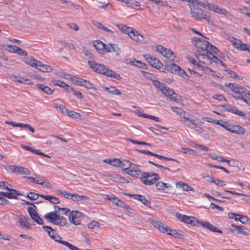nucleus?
<instances>
[{
	"instance_id": "obj_3",
	"label": "nucleus",
	"mask_w": 250,
	"mask_h": 250,
	"mask_svg": "<svg viewBox=\"0 0 250 250\" xmlns=\"http://www.w3.org/2000/svg\"><path fill=\"white\" fill-rule=\"evenodd\" d=\"M152 83L158 91H161L164 95L168 97L171 100L176 102H178L177 99V94L172 89L156 80H152Z\"/></svg>"
},
{
	"instance_id": "obj_34",
	"label": "nucleus",
	"mask_w": 250,
	"mask_h": 250,
	"mask_svg": "<svg viewBox=\"0 0 250 250\" xmlns=\"http://www.w3.org/2000/svg\"><path fill=\"white\" fill-rule=\"evenodd\" d=\"M231 226L235 228L238 233L242 234L244 235L248 236L249 235V233L245 231L244 229H245V227L243 226H238L234 224H231Z\"/></svg>"
},
{
	"instance_id": "obj_51",
	"label": "nucleus",
	"mask_w": 250,
	"mask_h": 250,
	"mask_svg": "<svg viewBox=\"0 0 250 250\" xmlns=\"http://www.w3.org/2000/svg\"><path fill=\"white\" fill-rule=\"evenodd\" d=\"M54 107L59 108L61 112L63 114H67L69 111L65 106L61 104H55Z\"/></svg>"
},
{
	"instance_id": "obj_29",
	"label": "nucleus",
	"mask_w": 250,
	"mask_h": 250,
	"mask_svg": "<svg viewBox=\"0 0 250 250\" xmlns=\"http://www.w3.org/2000/svg\"><path fill=\"white\" fill-rule=\"evenodd\" d=\"M73 201H88L89 198L86 196H79L76 194H73L71 197V199Z\"/></svg>"
},
{
	"instance_id": "obj_9",
	"label": "nucleus",
	"mask_w": 250,
	"mask_h": 250,
	"mask_svg": "<svg viewBox=\"0 0 250 250\" xmlns=\"http://www.w3.org/2000/svg\"><path fill=\"white\" fill-rule=\"evenodd\" d=\"M192 42L199 52L207 51L209 43L204 39L194 37L192 39Z\"/></svg>"
},
{
	"instance_id": "obj_33",
	"label": "nucleus",
	"mask_w": 250,
	"mask_h": 250,
	"mask_svg": "<svg viewBox=\"0 0 250 250\" xmlns=\"http://www.w3.org/2000/svg\"><path fill=\"white\" fill-rule=\"evenodd\" d=\"M37 87L47 94H52L54 91V90H52L49 87L43 84H37Z\"/></svg>"
},
{
	"instance_id": "obj_7",
	"label": "nucleus",
	"mask_w": 250,
	"mask_h": 250,
	"mask_svg": "<svg viewBox=\"0 0 250 250\" xmlns=\"http://www.w3.org/2000/svg\"><path fill=\"white\" fill-rule=\"evenodd\" d=\"M221 126L225 128L229 132L239 135H244L246 133V129L237 125H234L232 123L227 122V123H223V125H221Z\"/></svg>"
},
{
	"instance_id": "obj_5",
	"label": "nucleus",
	"mask_w": 250,
	"mask_h": 250,
	"mask_svg": "<svg viewBox=\"0 0 250 250\" xmlns=\"http://www.w3.org/2000/svg\"><path fill=\"white\" fill-rule=\"evenodd\" d=\"M44 217L50 222L57 225L64 226L67 223V220L65 217L53 212L47 213L44 215Z\"/></svg>"
},
{
	"instance_id": "obj_23",
	"label": "nucleus",
	"mask_w": 250,
	"mask_h": 250,
	"mask_svg": "<svg viewBox=\"0 0 250 250\" xmlns=\"http://www.w3.org/2000/svg\"><path fill=\"white\" fill-rule=\"evenodd\" d=\"M29 221L30 219L28 216H24L19 219V222L21 227L30 229L31 224Z\"/></svg>"
},
{
	"instance_id": "obj_20",
	"label": "nucleus",
	"mask_w": 250,
	"mask_h": 250,
	"mask_svg": "<svg viewBox=\"0 0 250 250\" xmlns=\"http://www.w3.org/2000/svg\"><path fill=\"white\" fill-rule=\"evenodd\" d=\"M39 185H41L44 187L51 188V184L46 181V179L44 177H42L38 175L35 179V182Z\"/></svg>"
},
{
	"instance_id": "obj_39",
	"label": "nucleus",
	"mask_w": 250,
	"mask_h": 250,
	"mask_svg": "<svg viewBox=\"0 0 250 250\" xmlns=\"http://www.w3.org/2000/svg\"><path fill=\"white\" fill-rule=\"evenodd\" d=\"M127 173L130 176L137 178L139 177L142 171L138 169H129Z\"/></svg>"
},
{
	"instance_id": "obj_61",
	"label": "nucleus",
	"mask_w": 250,
	"mask_h": 250,
	"mask_svg": "<svg viewBox=\"0 0 250 250\" xmlns=\"http://www.w3.org/2000/svg\"><path fill=\"white\" fill-rule=\"evenodd\" d=\"M10 186L9 183L7 182L1 181L0 182V188L2 189H5L6 190H8L10 189L9 188V186Z\"/></svg>"
},
{
	"instance_id": "obj_47",
	"label": "nucleus",
	"mask_w": 250,
	"mask_h": 250,
	"mask_svg": "<svg viewBox=\"0 0 250 250\" xmlns=\"http://www.w3.org/2000/svg\"><path fill=\"white\" fill-rule=\"evenodd\" d=\"M40 194L35 192H30L27 194V197L30 200L34 201L39 198Z\"/></svg>"
},
{
	"instance_id": "obj_64",
	"label": "nucleus",
	"mask_w": 250,
	"mask_h": 250,
	"mask_svg": "<svg viewBox=\"0 0 250 250\" xmlns=\"http://www.w3.org/2000/svg\"><path fill=\"white\" fill-rule=\"evenodd\" d=\"M171 108L174 112L176 113L179 115H182V113H183L184 110L179 107L172 106Z\"/></svg>"
},
{
	"instance_id": "obj_22",
	"label": "nucleus",
	"mask_w": 250,
	"mask_h": 250,
	"mask_svg": "<svg viewBox=\"0 0 250 250\" xmlns=\"http://www.w3.org/2000/svg\"><path fill=\"white\" fill-rule=\"evenodd\" d=\"M24 62L31 66L34 67L36 69L38 68V65L41 64V61H39L33 58H26L24 59Z\"/></svg>"
},
{
	"instance_id": "obj_50",
	"label": "nucleus",
	"mask_w": 250,
	"mask_h": 250,
	"mask_svg": "<svg viewBox=\"0 0 250 250\" xmlns=\"http://www.w3.org/2000/svg\"><path fill=\"white\" fill-rule=\"evenodd\" d=\"M104 199H107L112 202V203H118V202H121L117 197L114 196H109L108 195H105Z\"/></svg>"
},
{
	"instance_id": "obj_15",
	"label": "nucleus",
	"mask_w": 250,
	"mask_h": 250,
	"mask_svg": "<svg viewBox=\"0 0 250 250\" xmlns=\"http://www.w3.org/2000/svg\"><path fill=\"white\" fill-rule=\"evenodd\" d=\"M226 86L230 88L234 92L238 94V96L245 95L247 90L243 87H241L238 84L232 83H228L226 84Z\"/></svg>"
},
{
	"instance_id": "obj_42",
	"label": "nucleus",
	"mask_w": 250,
	"mask_h": 250,
	"mask_svg": "<svg viewBox=\"0 0 250 250\" xmlns=\"http://www.w3.org/2000/svg\"><path fill=\"white\" fill-rule=\"evenodd\" d=\"M109 45H110L112 52L115 53L116 55H119L120 54L121 49L117 44L109 43Z\"/></svg>"
},
{
	"instance_id": "obj_36",
	"label": "nucleus",
	"mask_w": 250,
	"mask_h": 250,
	"mask_svg": "<svg viewBox=\"0 0 250 250\" xmlns=\"http://www.w3.org/2000/svg\"><path fill=\"white\" fill-rule=\"evenodd\" d=\"M117 26L118 27L119 29H120L123 33L129 35V33L132 31V28L130 27H127L124 25H119L117 24Z\"/></svg>"
},
{
	"instance_id": "obj_8",
	"label": "nucleus",
	"mask_w": 250,
	"mask_h": 250,
	"mask_svg": "<svg viewBox=\"0 0 250 250\" xmlns=\"http://www.w3.org/2000/svg\"><path fill=\"white\" fill-rule=\"evenodd\" d=\"M176 218L181 222L187 224H190L192 226H199L200 221L195 217L184 215L181 213L176 214Z\"/></svg>"
},
{
	"instance_id": "obj_17",
	"label": "nucleus",
	"mask_w": 250,
	"mask_h": 250,
	"mask_svg": "<svg viewBox=\"0 0 250 250\" xmlns=\"http://www.w3.org/2000/svg\"><path fill=\"white\" fill-rule=\"evenodd\" d=\"M9 170L13 173H18L23 174H29L30 172L25 167L15 165H10L8 167Z\"/></svg>"
},
{
	"instance_id": "obj_62",
	"label": "nucleus",
	"mask_w": 250,
	"mask_h": 250,
	"mask_svg": "<svg viewBox=\"0 0 250 250\" xmlns=\"http://www.w3.org/2000/svg\"><path fill=\"white\" fill-rule=\"evenodd\" d=\"M225 71L227 72L232 78H233L234 79H239V76L237 75V74L234 71H231L229 69H225Z\"/></svg>"
},
{
	"instance_id": "obj_60",
	"label": "nucleus",
	"mask_w": 250,
	"mask_h": 250,
	"mask_svg": "<svg viewBox=\"0 0 250 250\" xmlns=\"http://www.w3.org/2000/svg\"><path fill=\"white\" fill-rule=\"evenodd\" d=\"M208 48L211 51H212L214 53H215L217 55H219V52H220V51L215 46H214L212 44H209V45H208Z\"/></svg>"
},
{
	"instance_id": "obj_38",
	"label": "nucleus",
	"mask_w": 250,
	"mask_h": 250,
	"mask_svg": "<svg viewBox=\"0 0 250 250\" xmlns=\"http://www.w3.org/2000/svg\"><path fill=\"white\" fill-rule=\"evenodd\" d=\"M21 147L25 150L30 151L37 154H42L41 153V151L40 150L32 148L29 146H27L24 145H21Z\"/></svg>"
},
{
	"instance_id": "obj_35",
	"label": "nucleus",
	"mask_w": 250,
	"mask_h": 250,
	"mask_svg": "<svg viewBox=\"0 0 250 250\" xmlns=\"http://www.w3.org/2000/svg\"><path fill=\"white\" fill-rule=\"evenodd\" d=\"M105 89L109 93H111V94H114L115 95L121 94V92H120V91L119 89H117L114 86H111L109 88L105 87Z\"/></svg>"
},
{
	"instance_id": "obj_41",
	"label": "nucleus",
	"mask_w": 250,
	"mask_h": 250,
	"mask_svg": "<svg viewBox=\"0 0 250 250\" xmlns=\"http://www.w3.org/2000/svg\"><path fill=\"white\" fill-rule=\"evenodd\" d=\"M156 187L158 190H164L166 188H168L170 186L169 184L165 183L163 182H159L156 185Z\"/></svg>"
},
{
	"instance_id": "obj_2",
	"label": "nucleus",
	"mask_w": 250,
	"mask_h": 250,
	"mask_svg": "<svg viewBox=\"0 0 250 250\" xmlns=\"http://www.w3.org/2000/svg\"><path fill=\"white\" fill-rule=\"evenodd\" d=\"M152 224L161 232L172 236L175 238L181 239L185 236V233L182 231L169 228L157 220H153Z\"/></svg>"
},
{
	"instance_id": "obj_52",
	"label": "nucleus",
	"mask_w": 250,
	"mask_h": 250,
	"mask_svg": "<svg viewBox=\"0 0 250 250\" xmlns=\"http://www.w3.org/2000/svg\"><path fill=\"white\" fill-rule=\"evenodd\" d=\"M139 116L143 117L146 118H149L152 120H153L154 121L159 122H160V119L158 117L150 115H147L146 114H139Z\"/></svg>"
},
{
	"instance_id": "obj_21",
	"label": "nucleus",
	"mask_w": 250,
	"mask_h": 250,
	"mask_svg": "<svg viewBox=\"0 0 250 250\" xmlns=\"http://www.w3.org/2000/svg\"><path fill=\"white\" fill-rule=\"evenodd\" d=\"M52 83L54 85L59 86L64 88V89L67 92H69L70 90H72V87L69 86L66 83L61 81L54 80L52 81Z\"/></svg>"
},
{
	"instance_id": "obj_63",
	"label": "nucleus",
	"mask_w": 250,
	"mask_h": 250,
	"mask_svg": "<svg viewBox=\"0 0 250 250\" xmlns=\"http://www.w3.org/2000/svg\"><path fill=\"white\" fill-rule=\"evenodd\" d=\"M59 193L62 195L64 197H65L67 199H71V197L73 194L69 193L66 191H61L59 190Z\"/></svg>"
},
{
	"instance_id": "obj_37",
	"label": "nucleus",
	"mask_w": 250,
	"mask_h": 250,
	"mask_svg": "<svg viewBox=\"0 0 250 250\" xmlns=\"http://www.w3.org/2000/svg\"><path fill=\"white\" fill-rule=\"evenodd\" d=\"M108 177L110 180L114 181L115 182H122L124 178L120 176L116 173H112L108 175Z\"/></svg>"
},
{
	"instance_id": "obj_10",
	"label": "nucleus",
	"mask_w": 250,
	"mask_h": 250,
	"mask_svg": "<svg viewBox=\"0 0 250 250\" xmlns=\"http://www.w3.org/2000/svg\"><path fill=\"white\" fill-rule=\"evenodd\" d=\"M196 57L198 59L203 60L208 59L210 61V62H214L217 64H220L222 66L226 67V64L220 60H219L216 56L214 55L210 51H207L206 54H199L196 55Z\"/></svg>"
},
{
	"instance_id": "obj_31",
	"label": "nucleus",
	"mask_w": 250,
	"mask_h": 250,
	"mask_svg": "<svg viewBox=\"0 0 250 250\" xmlns=\"http://www.w3.org/2000/svg\"><path fill=\"white\" fill-rule=\"evenodd\" d=\"M123 1L126 4V5L133 8L140 7V3L135 0H123Z\"/></svg>"
},
{
	"instance_id": "obj_57",
	"label": "nucleus",
	"mask_w": 250,
	"mask_h": 250,
	"mask_svg": "<svg viewBox=\"0 0 250 250\" xmlns=\"http://www.w3.org/2000/svg\"><path fill=\"white\" fill-rule=\"evenodd\" d=\"M210 183H214L216 185L220 187H223L226 185L225 182L223 181H221L218 179H211L210 181Z\"/></svg>"
},
{
	"instance_id": "obj_54",
	"label": "nucleus",
	"mask_w": 250,
	"mask_h": 250,
	"mask_svg": "<svg viewBox=\"0 0 250 250\" xmlns=\"http://www.w3.org/2000/svg\"><path fill=\"white\" fill-rule=\"evenodd\" d=\"M17 81L18 82L27 84H31L32 83L31 80L21 77H19L18 79H17Z\"/></svg>"
},
{
	"instance_id": "obj_56",
	"label": "nucleus",
	"mask_w": 250,
	"mask_h": 250,
	"mask_svg": "<svg viewBox=\"0 0 250 250\" xmlns=\"http://www.w3.org/2000/svg\"><path fill=\"white\" fill-rule=\"evenodd\" d=\"M238 221H239L242 224H246L249 221H250V219L247 216L239 214Z\"/></svg>"
},
{
	"instance_id": "obj_24",
	"label": "nucleus",
	"mask_w": 250,
	"mask_h": 250,
	"mask_svg": "<svg viewBox=\"0 0 250 250\" xmlns=\"http://www.w3.org/2000/svg\"><path fill=\"white\" fill-rule=\"evenodd\" d=\"M130 37L137 41V42H142L143 39V37L141 34H140L137 31L133 30L132 29V31L129 33V35H128Z\"/></svg>"
},
{
	"instance_id": "obj_53",
	"label": "nucleus",
	"mask_w": 250,
	"mask_h": 250,
	"mask_svg": "<svg viewBox=\"0 0 250 250\" xmlns=\"http://www.w3.org/2000/svg\"><path fill=\"white\" fill-rule=\"evenodd\" d=\"M181 116V119L182 122H185L190 120L189 116L190 114L186 111H183V113Z\"/></svg>"
},
{
	"instance_id": "obj_44",
	"label": "nucleus",
	"mask_w": 250,
	"mask_h": 250,
	"mask_svg": "<svg viewBox=\"0 0 250 250\" xmlns=\"http://www.w3.org/2000/svg\"><path fill=\"white\" fill-rule=\"evenodd\" d=\"M87 226L88 228L91 229H96L100 228V224L98 222L96 221H92L88 224Z\"/></svg>"
},
{
	"instance_id": "obj_11",
	"label": "nucleus",
	"mask_w": 250,
	"mask_h": 250,
	"mask_svg": "<svg viewBox=\"0 0 250 250\" xmlns=\"http://www.w3.org/2000/svg\"><path fill=\"white\" fill-rule=\"evenodd\" d=\"M7 190L8 191L5 192L1 191L0 195H2L3 198L7 197L8 199H20L24 202V203H31L29 201H26L24 199L19 198V197L17 196L18 195H22V193L20 191L12 188H10Z\"/></svg>"
},
{
	"instance_id": "obj_32",
	"label": "nucleus",
	"mask_w": 250,
	"mask_h": 250,
	"mask_svg": "<svg viewBox=\"0 0 250 250\" xmlns=\"http://www.w3.org/2000/svg\"><path fill=\"white\" fill-rule=\"evenodd\" d=\"M176 186H179L180 188H182L184 191H194V189L191 187L188 186L187 184L183 182H179L176 183Z\"/></svg>"
},
{
	"instance_id": "obj_46",
	"label": "nucleus",
	"mask_w": 250,
	"mask_h": 250,
	"mask_svg": "<svg viewBox=\"0 0 250 250\" xmlns=\"http://www.w3.org/2000/svg\"><path fill=\"white\" fill-rule=\"evenodd\" d=\"M153 156L156 157V158L161 159V160H167V161H174L176 162L177 163H178V161L174 159L165 157V156H162L161 155H159V154H158L156 153H154V154H153Z\"/></svg>"
},
{
	"instance_id": "obj_43",
	"label": "nucleus",
	"mask_w": 250,
	"mask_h": 250,
	"mask_svg": "<svg viewBox=\"0 0 250 250\" xmlns=\"http://www.w3.org/2000/svg\"><path fill=\"white\" fill-rule=\"evenodd\" d=\"M150 1L155 3L157 4H160L162 7H167L168 6L169 8H171V6L168 5L167 2L166 1H164L162 0H148Z\"/></svg>"
},
{
	"instance_id": "obj_27",
	"label": "nucleus",
	"mask_w": 250,
	"mask_h": 250,
	"mask_svg": "<svg viewBox=\"0 0 250 250\" xmlns=\"http://www.w3.org/2000/svg\"><path fill=\"white\" fill-rule=\"evenodd\" d=\"M40 197L49 201L51 203H60L58 198L51 195L40 194Z\"/></svg>"
},
{
	"instance_id": "obj_58",
	"label": "nucleus",
	"mask_w": 250,
	"mask_h": 250,
	"mask_svg": "<svg viewBox=\"0 0 250 250\" xmlns=\"http://www.w3.org/2000/svg\"><path fill=\"white\" fill-rule=\"evenodd\" d=\"M16 49V53L21 56H27V53L26 51L19 47H14Z\"/></svg>"
},
{
	"instance_id": "obj_19",
	"label": "nucleus",
	"mask_w": 250,
	"mask_h": 250,
	"mask_svg": "<svg viewBox=\"0 0 250 250\" xmlns=\"http://www.w3.org/2000/svg\"><path fill=\"white\" fill-rule=\"evenodd\" d=\"M199 226H201L204 228H206L213 232H217L220 233H223V231L221 229H217L214 225L207 221H200Z\"/></svg>"
},
{
	"instance_id": "obj_4",
	"label": "nucleus",
	"mask_w": 250,
	"mask_h": 250,
	"mask_svg": "<svg viewBox=\"0 0 250 250\" xmlns=\"http://www.w3.org/2000/svg\"><path fill=\"white\" fill-rule=\"evenodd\" d=\"M159 175L154 172H142L141 180L142 183L147 186H151L160 180Z\"/></svg>"
},
{
	"instance_id": "obj_12",
	"label": "nucleus",
	"mask_w": 250,
	"mask_h": 250,
	"mask_svg": "<svg viewBox=\"0 0 250 250\" xmlns=\"http://www.w3.org/2000/svg\"><path fill=\"white\" fill-rule=\"evenodd\" d=\"M156 50L164 57L168 59L170 62H174L175 56L174 53L161 45H158L156 47Z\"/></svg>"
},
{
	"instance_id": "obj_1",
	"label": "nucleus",
	"mask_w": 250,
	"mask_h": 250,
	"mask_svg": "<svg viewBox=\"0 0 250 250\" xmlns=\"http://www.w3.org/2000/svg\"><path fill=\"white\" fill-rule=\"evenodd\" d=\"M88 63L90 67L96 72L117 80H120L122 79L119 74L109 69L102 64L98 63L92 61H89L88 62Z\"/></svg>"
},
{
	"instance_id": "obj_59",
	"label": "nucleus",
	"mask_w": 250,
	"mask_h": 250,
	"mask_svg": "<svg viewBox=\"0 0 250 250\" xmlns=\"http://www.w3.org/2000/svg\"><path fill=\"white\" fill-rule=\"evenodd\" d=\"M104 46H105L104 44L102 42H98L94 44V47L98 51L104 49Z\"/></svg>"
},
{
	"instance_id": "obj_13",
	"label": "nucleus",
	"mask_w": 250,
	"mask_h": 250,
	"mask_svg": "<svg viewBox=\"0 0 250 250\" xmlns=\"http://www.w3.org/2000/svg\"><path fill=\"white\" fill-rule=\"evenodd\" d=\"M83 217V214L78 211H72L68 216L69 222L76 226L79 225Z\"/></svg>"
},
{
	"instance_id": "obj_48",
	"label": "nucleus",
	"mask_w": 250,
	"mask_h": 250,
	"mask_svg": "<svg viewBox=\"0 0 250 250\" xmlns=\"http://www.w3.org/2000/svg\"><path fill=\"white\" fill-rule=\"evenodd\" d=\"M83 52L88 58L90 59H94V57L92 52L88 50L86 48L83 47Z\"/></svg>"
},
{
	"instance_id": "obj_45",
	"label": "nucleus",
	"mask_w": 250,
	"mask_h": 250,
	"mask_svg": "<svg viewBox=\"0 0 250 250\" xmlns=\"http://www.w3.org/2000/svg\"><path fill=\"white\" fill-rule=\"evenodd\" d=\"M230 41L232 45L237 49L238 48L239 46L241 44L240 43H241V41L240 40H237L234 37H231L230 39Z\"/></svg>"
},
{
	"instance_id": "obj_49",
	"label": "nucleus",
	"mask_w": 250,
	"mask_h": 250,
	"mask_svg": "<svg viewBox=\"0 0 250 250\" xmlns=\"http://www.w3.org/2000/svg\"><path fill=\"white\" fill-rule=\"evenodd\" d=\"M55 210L56 211L58 212V213L62 214H66L69 211L70 209L67 208H57L55 207Z\"/></svg>"
},
{
	"instance_id": "obj_25",
	"label": "nucleus",
	"mask_w": 250,
	"mask_h": 250,
	"mask_svg": "<svg viewBox=\"0 0 250 250\" xmlns=\"http://www.w3.org/2000/svg\"><path fill=\"white\" fill-rule=\"evenodd\" d=\"M180 68V67L178 66L175 63H170V64H166L165 66L164 70H167L172 73H176L178 70Z\"/></svg>"
},
{
	"instance_id": "obj_30",
	"label": "nucleus",
	"mask_w": 250,
	"mask_h": 250,
	"mask_svg": "<svg viewBox=\"0 0 250 250\" xmlns=\"http://www.w3.org/2000/svg\"><path fill=\"white\" fill-rule=\"evenodd\" d=\"M39 70L43 72H50L53 70L51 66L46 64H43L41 62V64L38 65V68Z\"/></svg>"
},
{
	"instance_id": "obj_26",
	"label": "nucleus",
	"mask_w": 250,
	"mask_h": 250,
	"mask_svg": "<svg viewBox=\"0 0 250 250\" xmlns=\"http://www.w3.org/2000/svg\"><path fill=\"white\" fill-rule=\"evenodd\" d=\"M227 110L230 112L235 113L240 116L244 117L246 115L245 113L244 112L240 111L237 109L236 107L232 106L230 105H228L227 106Z\"/></svg>"
},
{
	"instance_id": "obj_55",
	"label": "nucleus",
	"mask_w": 250,
	"mask_h": 250,
	"mask_svg": "<svg viewBox=\"0 0 250 250\" xmlns=\"http://www.w3.org/2000/svg\"><path fill=\"white\" fill-rule=\"evenodd\" d=\"M67 114L70 117L74 118H80L81 117V115L80 113L71 110H69Z\"/></svg>"
},
{
	"instance_id": "obj_16",
	"label": "nucleus",
	"mask_w": 250,
	"mask_h": 250,
	"mask_svg": "<svg viewBox=\"0 0 250 250\" xmlns=\"http://www.w3.org/2000/svg\"><path fill=\"white\" fill-rule=\"evenodd\" d=\"M33 205H34V204H32ZM34 208L30 207L28 208V213L31 216V217L32 218V219L35 221L36 223H37L39 225H42L43 224V220L40 217V216L38 215L37 212H36L35 208H36V207L34 206Z\"/></svg>"
},
{
	"instance_id": "obj_40",
	"label": "nucleus",
	"mask_w": 250,
	"mask_h": 250,
	"mask_svg": "<svg viewBox=\"0 0 250 250\" xmlns=\"http://www.w3.org/2000/svg\"><path fill=\"white\" fill-rule=\"evenodd\" d=\"M131 166V163L128 160H124L121 161V166H120V167L124 169H128Z\"/></svg>"
},
{
	"instance_id": "obj_14",
	"label": "nucleus",
	"mask_w": 250,
	"mask_h": 250,
	"mask_svg": "<svg viewBox=\"0 0 250 250\" xmlns=\"http://www.w3.org/2000/svg\"><path fill=\"white\" fill-rule=\"evenodd\" d=\"M144 57L150 65L156 69H160L163 68V63L156 58L152 57L148 54L144 55Z\"/></svg>"
},
{
	"instance_id": "obj_18",
	"label": "nucleus",
	"mask_w": 250,
	"mask_h": 250,
	"mask_svg": "<svg viewBox=\"0 0 250 250\" xmlns=\"http://www.w3.org/2000/svg\"><path fill=\"white\" fill-rule=\"evenodd\" d=\"M211 7L209 8L210 11H212L216 13L224 15L225 16H228L229 15V13L227 10L223 8L219 7L215 4L212 3V5H211Z\"/></svg>"
},
{
	"instance_id": "obj_6",
	"label": "nucleus",
	"mask_w": 250,
	"mask_h": 250,
	"mask_svg": "<svg viewBox=\"0 0 250 250\" xmlns=\"http://www.w3.org/2000/svg\"><path fill=\"white\" fill-rule=\"evenodd\" d=\"M191 14L192 17L197 21H201L204 19L206 20L209 24H210L211 22L210 20L209 14L201 8L194 7L192 9H191Z\"/></svg>"
},
{
	"instance_id": "obj_28",
	"label": "nucleus",
	"mask_w": 250,
	"mask_h": 250,
	"mask_svg": "<svg viewBox=\"0 0 250 250\" xmlns=\"http://www.w3.org/2000/svg\"><path fill=\"white\" fill-rule=\"evenodd\" d=\"M132 198L141 202L142 203H150L143 195L140 194H128Z\"/></svg>"
}]
</instances>
